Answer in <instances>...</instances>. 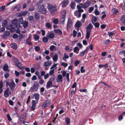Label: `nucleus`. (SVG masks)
<instances>
[{"label": "nucleus", "instance_id": "nucleus-1", "mask_svg": "<svg viewBox=\"0 0 125 125\" xmlns=\"http://www.w3.org/2000/svg\"><path fill=\"white\" fill-rule=\"evenodd\" d=\"M47 7L49 11L52 13H54L56 10V8L55 7L51 4H48Z\"/></svg>", "mask_w": 125, "mask_h": 125}, {"label": "nucleus", "instance_id": "nucleus-2", "mask_svg": "<svg viewBox=\"0 0 125 125\" xmlns=\"http://www.w3.org/2000/svg\"><path fill=\"white\" fill-rule=\"evenodd\" d=\"M44 7V6L43 5H41L38 7L37 10L38 11L41 12L43 13H46L47 11Z\"/></svg>", "mask_w": 125, "mask_h": 125}, {"label": "nucleus", "instance_id": "nucleus-3", "mask_svg": "<svg viewBox=\"0 0 125 125\" xmlns=\"http://www.w3.org/2000/svg\"><path fill=\"white\" fill-rule=\"evenodd\" d=\"M6 85L7 86L9 85L11 90L14 89L15 86V84L13 81H11L9 83L7 82L6 83Z\"/></svg>", "mask_w": 125, "mask_h": 125}, {"label": "nucleus", "instance_id": "nucleus-4", "mask_svg": "<svg viewBox=\"0 0 125 125\" xmlns=\"http://www.w3.org/2000/svg\"><path fill=\"white\" fill-rule=\"evenodd\" d=\"M91 3V2L90 1H88L86 2L84 4H80V5L82 6V8L84 9H86L90 4Z\"/></svg>", "mask_w": 125, "mask_h": 125}, {"label": "nucleus", "instance_id": "nucleus-5", "mask_svg": "<svg viewBox=\"0 0 125 125\" xmlns=\"http://www.w3.org/2000/svg\"><path fill=\"white\" fill-rule=\"evenodd\" d=\"M51 103V102L49 100H48L45 101L42 104V109H44L46 107L48 106Z\"/></svg>", "mask_w": 125, "mask_h": 125}, {"label": "nucleus", "instance_id": "nucleus-6", "mask_svg": "<svg viewBox=\"0 0 125 125\" xmlns=\"http://www.w3.org/2000/svg\"><path fill=\"white\" fill-rule=\"evenodd\" d=\"M54 79L53 77H51L49 81L47 83L46 85V88H49L53 83Z\"/></svg>", "mask_w": 125, "mask_h": 125}, {"label": "nucleus", "instance_id": "nucleus-7", "mask_svg": "<svg viewBox=\"0 0 125 125\" xmlns=\"http://www.w3.org/2000/svg\"><path fill=\"white\" fill-rule=\"evenodd\" d=\"M50 56L52 58L54 62H56L57 60L58 55L57 54L55 53L53 55L52 54H50Z\"/></svg>", "mask_w": 125, "mask_h": 125}, {"label": "nucleus", "instance_id": "nucleus-8", "mask_svg": "<svg viewBox=\"0 0 125 125\" xmlns=\"http://www.w3.org/2000/svg\"><path fill=\"white\" fill-rule=\"evenodd\" d=\"M9 88H7L4 91V95L5 97H8L9 95Z\"/></svg>", "mask_w": 125, "mask_h": 125}, {"label": "nucleus", "instance_id": "nucleus-9", "mask_svg": "<svg viewBox=\"0 0 125 125\" xmlns=\"http://www.w3.org/2000/svg\"><path fill=\"white\" fill-rule=\"evenodd\" d=\"M38 87V85L34 84L33 85V87L31 88L32 89V90L33 91L35 92L37 90Z\"/></svg>", "mask_w": 125, "mask_h": 125}, {"label": "nucleus", "instance_id": "nucleus-10", "mask_svg": "<svg viewBox=\"0 0 125 125\" xmlns=\"http://www.w3.org/2000/svg\"><path fill=\"white\" fill-rule=\"evenodd\" d=\"M54 34L52 33H49L46 35L47 37L49 39V38L50 39H53L54 38Z\"/></svg>", "mask_w": 125, "mask_h": 125}, {"label": "nucleus", "instance_id": "nucleus-11", "mask_svg": "<svg viewBox=\"0 0 125 125\" xmlns=\"http://www.w3.org/2000/svg\"><path fill=\"white\" fill-rule=\"evenodd\" d=\"M62 75L61 74L59 75L56 79V80L57 83L62 82Z\"/></svg>", "mask_w": 125, "mask_h": 125}, {"label": "nucleus", "instance_id": "nucleus-12", "mask_svg": "<svg viewBox=\"0 0 125 125\" xmlns=\"http://www.w3.org/2000/svg\"><path fill=\"white\" fill-rule=\"evenodd\" d=\"M74 15L77 17H79L81 16V14L80 12H79L78 10H76L74 11Z\"/></svg>", "mask_w": 125, "mask_h": 125}, {"label": "nucleus", "instance_id": "nucleus-13", "mask_svg": "<svg viewBox=\"0 0 125 125\" xmlns=\"http://www.w3.org/2000/svg\"><path fill=\"white\" fill-rule=\"evenodd\" d=\"M93 26L92 25V24H89V25L87 26L86 27V29L87 30V31H91V29L93 28Z\"/></svg>", "mask_w": 125, "mask_h": 125}, {"label": "nucleus", "instance_id": "nucleus-14", "mask_svg": "<svg viewBox=\"0 0 125 125\" xmlns=\"http://www.w3.org/2000/svg\"><path fill=\"white\" fill-rule=\"evenodd\" d=\"M69 0H64L63 1V7H65L69 4Z\"/></svg>", "mask_w": 125, "mask_h": 125}, {"label": "nucleus", "instance_id": "nucleus-15", "mask_svg": "<svg viewBox=\"0 0 125 125\" xmlns=\"http://www.w3.org/2000/svg\"><path fill=\"white\" fill-rule=\"evenodd\" d=\"M26 42L29 45H31L32 43L31 42V40L30 37H28L26 40Z\"/></svg>", "mask_w": 125, "mask_h": 125}, {"label": "nucleus", "instance_id": "nucleus-16", "mask_svg": "<svg viewBox=\"0 0 125 125\" xmlns=\"http://www.w3.org/2000/svg\"><path fill=\"white\" fill-rule=\"evenodd\" d=\"M10 46L13 49L16 50L17 48V44L14 43H12L10 44Z\"/></svg>", "mask_w": 125, "mask_h": 125}, {"label": "nucleus", "instance_id": "nucleus-17", "mask_svg": "<svg viewBox=\"0 0 125 125\" xmlns=\"http://www.w3.org/2000/svg\"><path fill=\"white\" fill-rule=\"evenodd\" d=\"M3 70L5 71H9L8 69V67L7 64H5L4 65L3 67Z\"/></svg>", "mask_w": 125, "mask_h": 125}, {"label": "nucleus", "instance_id": "nucleus-18", "mask_svg": "<svg viewBox=\"0 0 125 125\" xmlns=\"http://www.w3.org/2000/svg\"><path fill=\"white\" fill-rule=\"evenodd\" d=\"M33 96L36 100H38L39 98V95L38 93H34L33 94Z\"/></svg>", "mask_w": 125, "mask_h": 125}, {"label": "nucleus", "instance_id": "nucleus-19", "mask_svg": "<svg viewBox=\"0 0 125 125\" xmlns=\"http://www.w3.org/2000/svg\"><path fill=\"white\" fill-rule=\"evenodd\" d=\"M81 24V22L80 21H78L76 23L75 25V27L76 28H79Z\"/></svg>", "mask_w": 125, "mask_h": 125}, {"label": "nucleus", "instance_id": "nucleus-20", "mask_svg": "<svg viewBox=\"0 0 125 125\" xmlns=\"http://www.w3.org/2000/svg\"><path fill=\"white\" fill-rule=\"evenodd\" d=\"M15 64L20 69L22 70L23 69L22 67H20V66L22 65V64L19 62L17 63L16 62L15 63Z\"/></svg>", "mask_w": 125, "mask_h": 125}, {"label": "nucleus", "instance_id": "nucleus-21", "mask_svg": "<svg viewBox=\"0 0 125 125\" xmlns=\"http://www.w3.org/2000/svg\"><path fill=\"white\" fill-rule=\"evenodd\" d=\"M27 12V11H23L22 12L20 13L18 15V16L19 17H21L22 16H25L26 15Z\"/></svg>", "mask_w": 125, "mask_h": 125}, {"label": "nucleus", "instance_id": "nucleus-22", "mask_svg": "<svg viewBox=\"0 0 125 125\" xmlns=\"http://www.w3.org/2000/svg\"><path fill=\"white\" fill-rule=\"evenodd\" d=\"M54 32L56 33L59 34V35H61L62 33V31L59 29H54Z\"/></svg>", "mask_w": 125, "mask_h": 125}, {"label": "nucleus", "instance_id": "nucleus-23", "mask_svg": "<svg viewBox=\"0 0 125 125\" xmlns=\"http://www.w3.org/2000/svg\"><path fill=\"white\" fill-rule=\"evenodd\" d=\"M79 48L78 47H75L73 49L74 52L77 53L79 50Z\"/></svg>", "mask_w": 125, "mask_h": 125}, {"label": "nucleus", "instance_id": "nucleus-24", "mask_svg": "<svg viewBox=\"0 0 125 125\" xmlns=\"http://www.w3.org/2000/svg\"><path fill=\"white\" fill-rule=\"evenodd\" d=\"M52 62L50 61H48L45 62L44 63V65L45 66H47L51 65Z\"/></svg>", "mask_w": 125, "mask_h": 125}, {"label": "nucleus", "instance_id": "nucleus-25", "mask_svg": "<svg viewBox=\"0 0 125 125\" xmlns=\"http://www.w3.org/2000/svg\"><path fill=\"white\" fill-rule=\"evenodd\" d=\"M72 24V22L71 21V19L69 18L67 22V26L68 27H70L71 26Z\"/></svg>", "mask_w": 125, "mask_h": 125}, {"label": "nucleus", "instance_id": "nucleus-26", "mask_svg": "<svg viewBox=\"0 0 125 125\" xmlns=\"http://www.w3.org/2000/svg\"><path fill=\"white\" fill-rule=\"evenodd\" d=\"M99 67V68H101L103 67L104 68H107L108 66V65L107 63L106 64L104 65H98Z\"/></svg>", "mask_w": 125, "mask_h": 125}, {"label": "nucleus", "instance_id": "nucleus-27", "mask_svg": "<svg viewBox=\"0 0 125 125\" xmlns=\"http://www.w3.org/2000/svg\"><path fill=\"white\" fill-rule=\"evenodd\" d=\"M91 31H86V37L87 39L88 40L89 37L90 35Z\"/></svg>", "mask_w": 125, "mask_h": 125}, {"label": "nucleus", "instance_id": "nucleus-28", "mask_svg": "<svg viewBox=\"0 0 125 125\" xmlns=\"http://www.w3.org/2000/svg\"><path fill=\"white\" fill-rule=\"evenodd\" d=\"M121 21L123 23H125V16L123 15L121 17Z\"/></svg>", "mask_w": 125, "mask_h": 125}, {"label": "nucleus", "instance_id": "nucleus-29", "mask_svg": "<svg viewBox=\"0 0 125 125\" xmlns=\"http://www.w3.org/2000/svg\"><path fill=\"white\" fill-rule=\"evenodd\" d=\"M21 8V6L20 4H18L15 6L14 8H15L18 11H19L20 10Z\"/></svg>", "mask_w": 125, "mask_h": 125}, {"label": "nucleus", "instance_id": "nucleus-30", "mask_svg": "<svg viewBox=\"0 0 125 125\" xmlns=\"http://www.w3.org/2000/svg\"><path fill=\"white\" fill-rule=\"evenodd\" d=\"M87 49H86L84 51L80 53V55L82 56H83L85 53L87 51Z\"/></svg>", "mask_w": 125, "mask_h": 125}, {"label": "nucleus", "instance_id": "nucleus-31", "mask_svg": "<svg viewBox=\"0 0 125 125\" xmlns=\"http://www.w3.org/2000/svg\"><path fill=\"white\" fill-rule=\"evenodd\" d=\"M49 39L46 36V37H44L43 38L42 40L44 42L47 43Z\"/></svg>", "mask_w": 125, "mask_h": 125}, {"label": "nucleus", "instance_id": "nucleus-32", "mask_svg": "<svg viewBox=\"0 0 125 125\" xmlns=\"http://www.w3.org/2000/svg\"><path fill=\"white\" fill-rule=\"evenodd\" d=\"M75 4L74 2H72L70 4V6L71 7V8L73 9H75Z\"/></svg>", "mask_w": 125, "mask_h": 125}, {"label": "nucleus", "instance_id": "nucleus-33", "mask_svg": "<svg viewBox=\"0 0 125 125\" xmlns=\"http://www.w3.org/2000/svg\"><path fill=\"white\" fill-rule=\"evenodd\" d=\"M57 65V64H54L51 67L50 69H52L53 70H54L55 69H56L57 68V67H56V66Z\"/></svg>", "mask_w": 125, "mask_h": 125}, {"label": "nucleus", "instance_id": "nucleus-34", "mask_svg": "<svg viewBox=\"0 0 125 125\" xmlns=\"http://www.w3.org/2000/svg\"><path fill=\"white\" fill-rule=\"evenodd\" d=\"M49 48L50 50L51 51H54L56 49L55 47L53 45L51 46Z\"/></svg>", "mask_w": 125, "mask_h": 125}, {"label": "nucleus", "instance_id": "nucleus-35", "mask_svg": "<svg viewBox=\"0 0 125 125\" xmlns=\"http://www.w3.org/2000/svg\"><path fill=\"white\" fill-rule=\"evenodd\" d=\"M23 27L24 28H26L27 27L28 24V23L26 21H24L23 23Z\"/></svg>", "mask_w": 125, "mask_h": 125}, {"label": "nucleus", "instance_id": "nucleus-36", "mask_svg": "<svg viewBox=\"0 0 125 125\" xmlns=\"http://www.w3.org/2000/svg\"><path fill=\"white\" fill-rule=\"evenodd\" d=\"M7 24V21L6 20H4L2 22V26H6Z\"/></svg>", "mask_w": 125, "mask_h": 125}, {"label": "nucleus", "instance_id": "nucleus-37", "mask_svg": "<svg viewBox=\"0 0 125 125\" xmlns=\"http://www.w3.org/2000/svg\"><path fill=\"white\" fill-rule=\"evenodd\" d=\"M33 37L35 41L38 40L39 38V36L36 34H34Z\"/></svg>", "mask_w": 125, "mask_h": 125}, {"label": "nucleus", "instance_id": "nucleus-38", "mask_svg": "<svg viewBox=\"0 0 125 125\" xmlns=\"http://www.w3.org/2000/svg\"><path fill=\"white\" fill-rule=\"evenodd\" d=\"M97 18L96 17H93L92 18V22L93 24L94 23L97 21Z\"/></svg>", "mask_w": 125, "mask_h": 125}, {"label": "nucleus", "instance_id": "nucleus-39", "mask_svg": "<svg viewBox=\"0 0 125 125\" xmlns=\"http://www.w3.org/2000/svg\"><path fill=\"white\" fill-rule=\"evenodd\" d=\"M65 49L66 50L68 51L69 52H70L72 50V47L70 48L68 46H66Z\"/></svg>", "mask_w": 125, "mask_h": 125}, {"label": "nucleus", "instance_id": "nucleus-40", "mask_svg": "<svg viewBox=\"0 0 125 125\" xmlns=\"http://www.w3.org/2000/svg\"><path fill=\"white\" fill-rule=\"evenodd\" d=\"M18 21L19 23L20 24H23V18L22 17H21L19 18L18 20Z\"/></svg>", "mask_w": 125, "mask_h": 125}, {"label": "nucleus", "instance_id": "nucleus-41", "mask_svg": "<svg viewBox=\"0 0 125 125\" xmlns=\"http://www.w3.org/2000/svg\"><path fill=\"white\" fill-rule=\"evenodd\" d=\"M69 57L65 53L64 54V57H63V60L66 61V59L68 58Z\"/></svg>", "mask_w": 125, "mask_h": 125}, {"label": "nucleus", "instance_id": "nucleus-42", "mask_svg": "<svg viewBox=\"0 0 125 125\" xmlns=\"http://www.w3.org/2000/svg\"><path fill=\"white\" fill-rule=\"evenodd\" d=\"M45 26L48 28H50L51 27V25L50 23L48 22L46 23Z\"/></svg>", "mask_w": 125, "mask_h": 125}, {"label": "nucleus", "instance_id": "nucleus-43", "mask_svg": "<svg viewBox=\"0 0 125 125\" xmlns=\"http://www.w3.org/2000/svg\"><path fill=\"white\" fill-rule=\"evenodd\" d=\"M18 22V20L17 19H15L12 21V23L13 24H16Z\"/></svg>", "mask_w": 125, "mask_h": 125}, {"label": "nucleus", "instance_id": "nucleus-44", "mask_svg": "<svg viewBox=\"0 0 125 125\" xmlns=\"http://www.w3.org/2000/svg\"><path fill=\"white\" fill-rule=\"evenodd\" d=\"M34 16L35 18L36 19H38L40 17L39 14L36 12L35 13Z\"/></svg>", "mask_w": 125, "mask_h": 125}, {"label": "nucleus", "instance_id": "nucleus-45", "mask_svg": "<svg viewBox=\"0 0 125 125\" xmlns=\"http://www.w3.org/2000/svg\"><path fill=\"white\" fill-rule=\"evenodd\" d=\"M65 121L66 123L67 124H68L70 123V119L68 117H66L65 118Z\"/></svg>", "mask_w": 125, "mask_h": 125}, {"label": "nucleus", "instance_id": "nucleus-46", "mask_svg": "<svg viewBox=\"0 0 125 125\" xmlns=\"http://www.w3.org/2000/svg\"><path fill=\"white\" fill-rule=\"evenodd\" d=\"M123 54H124V56L125 57V50L121 51L119 53V55H121Z\"/></svg>", "mask_w": 125, "mask_h": 125}, {"label": "nucleus", "instance_id": "nucleus-47", "mask_svg": "<svg viewBox=\"0 0 125 125\" xmlns=\"http://www.w3.org/2000/svg\"><path fill=\"white\" fill-rule=\"evenodd\" d=\"M5 5H3L0 8V10L1 12L4 11L5 9Z\"/></svg>", "mask_w": 125, "mask_h": 125}, {"label": "nucleus", "instance_id": "nucleus-48", "mask_svg": "<svg viewBox=\"0 0 125 125\" xmlns=\"http://www.w3.org/2000/svg\"><path fill=\"white\" fill-rule=\"evenodd\" d=\"M93 24L94 25L95 27L98 28L100 24L98 22H96L93 23Z\"/></svg>", "mask_w": 125, "mask_h": 125}, {"label": "nucleus", "instance_id": "nucleus-49", "mask_svg": "<svg viewBox=\"0 0 125 125\" xmlns=\"http://www.w3.org/2000/svg\"><path fill=\"white\" fill-rule=\"evenodd\" d=\"M10 34V32L9 31H5L4 32V34L6 36H9Z\"/></svg>", "mask_w": 125, "mask_h": 125}, {"label": "nucleus", "instance_id": "nucleus-50", "mask_svg": "<svg viewBox=\"0 0 125 125\" xmlns=\"http://www.w3.org/2000/svg\"><path fill=\"white\" fill-rule=\"evenodd\" d=\"M59 21L57 19H55L53 21V22L55 24H56L58 23Z\"/></svg>", "mask_w": 125, "mask_h": 125}, {"label": "nucleus", "instance_id": "nucleus-51", "mask_svg": "<svg viewBox=\"0 0 125 125\" xmlns=\"http://www.w3.org/2000/svg\"><path fill=\"white\" fill-rule=\"evenodd\" d=\"M113 13L114 14H116L118 12V10L117 9L115 8H113Z\"/></svg>", "mask_w": 125, "mask_h": 125}, {"label": "nucleus", "instance_id": "nucleus-52", "mask_svg": "<svg viewBox=\"0 0 125 125\" xmlns=\"http://www.w3.org/2000/svg\"><path fill=\"white\" fill-rule=\"evenodd\" d=\"M83 19L82 20L83 21H85V19L86 17V14H83L82 16Z\"/></svg>", "mask_w": 125, "mask_h": 125}, {"label": "nucleus", "instance_id": "nucleus-53", "mask_svg": "<svg viewBox=\"0 0 125 125\" xmlns=\"http://www.w3.org/2000/svg\"><path fill=\"white\" fill-rule=\"evenodd\" d=\"M94 8L93 7H90L89 9V13H91L94 10Z\"/></svg>", "mask_w": 125, "mask_h": 125}, {"label": "nucleus", "instance_id": "nucleus-54", "mask_svg": "<svg viewBox=\"0 0 125 125\" xmlns=\"http://www.w3.org/2000/svg\"><path fill=\"white\" fill-rule=\"evenodd\" d=\"M54 70H50V71L49 73L50 75H52L53 74V73H54Z\"/></svg>", "mask_w": 125, "mask_h": 125}, {"label": "nucleus", "instance_id": "nucleus-55", "mask_svg": "<svg viewBox=\"0 0 125 125\" xmlns=\"http://www.w3.org/2000/svg\"><path fill=\"white\" fill-rule=\"evenodd\" d=\"M28 19L30 21H32L33 19V16H29L28 17Z\"/></svg>", "mask_w": 125, "mask_h": 125}, {"label": "nucleus", "instance_id": "nucleus-56", "mask_svg": "<svg viewBox=\"0 0 125 125\" xmlns=\"http://www.w3.org/2000/svg\"><path fill=\"white\" fill-rule=\"evenodd\" d=\"M31 104L33 106H36V104H35V101L34 100H32V101L31 102Z\"/></svg>", "mask_w": 125, "mask_h": 125}, {"label": "nucleus", "instance_id": "nucleus-57", "mask_svg": "<svg viewBox=\"0 0 125 125\" xmlns=\"http://www.w3.org/2000/svg\"><path fill=\"white\" fill-rule=\"evenodd\" d=\"M49 76V74L48 73H47L44 75V79H46Z\"/></svg>", "mask_w": 125, "mask_h": 125}, {"label": "nucleus", "instance_id": "nucleus-58", "mask_svg": "<svg viewBox=\"0 0 125 125\" xmlns=\"http://www.w3.org/2000/svg\"><path fill=\"white\" fill-rule=\"evenodd\" d=\"M39 82L40 84H42L44 83V81L43 80L41 79L39 80Z\"/></svg>", "mask_w": 125, "mask_h": 125}, {"label": "nucleus", "instance_id": "nucleus-59", "mask_svg": "<svg viewBox=\"0 0 125 125\" xmlns=\"http://www.w3.org/2000/svg\"><path fill=\"white\" fill-rule=\"evenodd\" d=\"M80 71L81 73H83L85 72V70L83 69V66H81V67Z\"/></svg>", "mask_w": 125, "mask_h": 125}, {"label": "nucleus", "instance_id": "nucleus-60", "mask_svg": "<svg viewBox=\"0 0 125 125\" xmlns=\"http://www.w3.org/2000/svg\"><path fill=\"white\" fill-rule=\"evenodd\" d=\"M114 34V33L113 32H108V35L109 36L113 35Z\"/></svg>", "mask_w": 125, "mask_h": 125}, {"label": "nucleus", "instance_id": "nucleus-61", "mask_svg": "<svg viewBox=\"0 0 125 125\" xmlns=\"http://www.w3.org/2000/svg\"><path fill=\"white\" fill-rule=\"evenodd\" d=\"M77 32L75 30L73 31V36L74 37H75L76 35Z\"/></svg>", "mask_w": 125, "mask_h": 125}, {"label": "nucleus", "instance_id": "nucleus-62", "mask_svg": "<svg viewBox=\"0 0 125 125\" xmlns=\"http://www.w3.org/2000/svg\"><path fill=\"white\" fill-rule=\"evenodd\" d=\"M35 49L36 51H38L40 50V48L38 46H36L35 47Z\"/></svg>", "mask_w": 125, "mask_h": 125}, {"label": "nucleus", "instance_id": "nucleus-63", "mask_svg": "<svg viewBox=\"0 0 125 125\" xmlns=\"http://www.w3.org/2000/svg\"><path fill=\"white\" fill-rule=\"evenodd\" d=\"M123 118V115L121 114L119 115L118 117V119L119 121H121Z\"/></svg>", "mask_w": 125, "mask_h": 125}, {"label": "nucleus", "instance_id": "nucleus-64", "mask_svg": "<svg viewBox=\"0 0 125 125\" xmlns=\"http://www.w3.org/2000/svg\"><path fill=\"white\" fill-rule=\"evenodd\" d=\"M37 79V78L36 76L35 75H33L31 78V79L32 80H36Z\"/></svg>", "mask_w": 125, "mask_h": 125}]
</instances>
